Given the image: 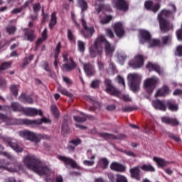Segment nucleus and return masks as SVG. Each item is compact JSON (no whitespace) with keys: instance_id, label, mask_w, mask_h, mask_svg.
<instances>
[{"instance_id":"nucleus-28","label":"nucleus","mask_w":182,"mask_h":182,"mask_svg":"<svg viewBox=\"0 0 182 182\" xmlns=\"http://www.w3.org/2000/svg\"><path fill=\"white\" fill-rule=\"evenodd\" d=\"M7 144L9 146V147H11V149H13V150L17 153H22V151H23V148H22L16 142H13L12 141H7Z\"/></svg>"},{"instance_id":"nucleus-17","label":"nucleus","mask_w":182,"mask_h":182,"mask_svg":"<svg viewBox=\"0 0 182 182\" xmlns=\"http://www.w3.org/2000/svg\"><path fill=\"white\" fill-rule=\"evenodd\" d=\"M83 69L84 72L87 75V76H95L96 75V70H95V65H93L92 63H85L83 65Z\"/></svg>"},{"instance_id":"nucleus-58","label":"nucleus","mask_w":182,"mask_h":182,"mask_svg":"<svg viewBox=\"0 0 182 182\" xmlns=\"http://www.w3.org/2000/svg\"><path fill=\"white\" fill-rule=\"evenodd\" d=\"M2 156H4V157H6V159L11 161H15V156L8 152L3 153Z\"/></svg>"},{"instance_id":"nucleus-25","label":"nucleus","mask_w":182,"mask_h":182,"mask_svg":"<svg viewBox=\"0 0 182 182\" xmlns=\"http://www.w3.org/2000/svg\"><path fill=\"white\" fill-rule=\"evenodd\" d=\"M153 160H154V161H155V163H156V164H157L158 167H159V168H164V167H167V166H168V164H170L169 161H167L161 158H158V157L155 156L153 158Z\"/></svg>"},{"instance_id":"nucleus-39","label":"nucleus","mask_w":182,"mask_h":182,"mask_svg":"<svg viewBox=\"0 0 182 182\" xmlns=\"http://www.w3.org/2000/svg\"><path fill=\"white\" fill-rule=\"evenodd\" d=\"M141 170H143V171H149L150 173H153L154 171H156V170L154 169V167H153V166L149 164H144L141 166Z\"/></svg>"},{"instance_id":"nucleus-8","label":"nucleus","mask_w":182,"mask_h":182,"mask_svg":"<svg viewBox=\"0 0 182 182\" xmlns=\"http://www.w3.org/2000/svg\"><path fill=\"white\" fill-rule=\"evenodd\" d=\"M144 65V57L142 55H137L134 60L129 62V65L133 69H139Z\"/></svg>"},{"instance_id":"nucleus-52","label":"nucleus","mask_w":182,"mask_h":182,"mask_svg":"<svg viewBox=\"0 0 182 182\" xmlns=\"http://www.w3.org/2000/svg\"><path fill=\"white\" fill-rule=\"evenodd\" d=\"M112 19H113V17L112 16H107L105 18L100 20V23H102V25H106V23H109V22H110Z\"/></svg>"},{"instance_id":"nucleus-60","label":"nucleus","mask_w":182,"mask_h":182,"mask_svg":"<svg viewBox=\"0 0 182 182\" xmlns=\"http://www.w3.org/2000/svg\"><path fill=\"white\" fill-rule=\"evenodd\" d=\"M75 149L76 146H75L73 144H70L68 142V145L67 146V150H68L70 153H75Z\"/></svg>"},{"instance_id":"nucleus-64","label":"nucleus","mask_w":182,"mask_h":182,"mask_svg":"<svg viewBox=\"0 0 182 182\" xmlns=\"http://www.w3.org/2000/svg\"><path fill=\"white\" fill-rule=\"evenodd\" d=\"M10 90L14 96H18V87H16V85H12L10 87Z\"/></svg>"},{"instance_id":"nucleus-3","label":"nucleus","mask_w":182,"mask_h":182,"mask_svg":"<svg viewBox=\"0 0 182 182\" xmlns=\"http://www.w3.org/2000/svg\"><path fill=\"white\" fill-rule=\"evenodd\" d=\"M128 83L129 85L130 90L136 93L139 92L140 89V83L141 82V78L137 73L129 74L127 76Z\"/></svg>"},{"instance_id":"nucleus-4","label":"nucleus","mask_w":182,"mask_h":182,"mask_svg":"<svg viewBox=\"0 0 182 182\" xmlns=\"http://www.w3.org/2000/svg\"><path fill=\"white\" fill-rule=\"evenodd\" d=\"M159 82H160V80L156 76L147 78L144 80V87L148 95H151V93L154 92V89L157 87Z\"/></svg>"},{"instance_id":"nucleus-10","label":"nucleus","mask_w":182,"mask_h":182,"mask_svg":"<svg viewBox=\"0 0 182 182\" xmlns=\"http://www.w3.org/2000/svg\"><path fill=\"white\" fill-rule=\"evenodd\" d=\"M117 11L126 13L129 11V3L126 0H114Z\"/></svg>"},{"instance_id":"nucleus-59","label":"nucleus","mask_w":182,"mask_h":182,"mask_svg":"<svg viewBox=\"0 0 182 182\" xmlns=\"http://www.w3.org/2000/svg\"><path fill=\"white\" fill-rule=\"evenodd\" d=\"M118 97H119L122 100H124V102H132V98H130L127 94H124L122 97L119 96Z\"/></svg>"},{"instance_id":"nucleus-45","label":"nucleus","mask_w":182,"mask_h":182,"mask_svg":"<svg viewBox=\"0 0 182 182\" xmlns=\"http://www.w3.org/2000/svg\"><path fill=\"white\" fill-rule=\"evenodd\" d=\"M42 68L46 70V72L52 73V68L49 66V63H48V61H43Z\"/></svg>"},{"instance_id":"nucleus-33","label":"nucleus","mask_w":182,"mask_h":182,"mask_svg":"<svg viewBox=\"0 0 182 182\" xmlns=\"http://www.w3.org/2000/svg\"><path fill=\"white\" fill-rule=\"evenodd\" d=\"M22 103H28V105H32L33 103V100L30 96H26L25 94H21L19 97Z\"/></svg>"},{"instance_id":"nucleus-2","label":"nucleus","mask_w":182,"mask_h":182,"mask_svg":"<svg viewBox=\"0 0 182 182\" xmlns=\"http://www.w3.org/2000/svg\"><path fill=\"white\" fill-rule=\"evenodd\" d=\"M24 166L31 170L38 176H48L50 173V169L48 166L43 164L40 159L35 155H27L23 159Z\"/></svg>"},{"instance_id":"nucleus-23","label":"nucleus","mask_w":182,"mask_h":182,"mask_svg":"<svg viewBox=\"0 0 182 182\" xmlns=\"http://www.w3.org/2000/svg\"><path fill=\"white\" fill-rule=\"evenodd\" d=\"M25 31L24 36L26 38L27 41L33 42L36 38V36H35V30L26 28Z\"/></svg>"},{"instance_id":"nucleus-7","label":"nucleus","mask_w":182,"mask_h":182,"mask_svg":"<svg viewBox=\"0 0 182 182\" xmlns=\"http://www.w3.org/2000/svg\"><path fill=\"white\" fill-rule=\"evenodd\" d=\"M105 85V90L107 93H109L111 96H116V97H119L120 96L121 92L119 91L114 86H113V84L112 83V80L109 78H106L104 81Z\"/></svg>"},{"instance_id":"nucleus-20","label":"nucleus","mask_w":182,"mask_h":182,"mask_svg":"<svg viewBox=\"0 0 182 182\" xmlns=\"http://www.w3.org/2000/svg\"><path fill=\"white\" fill-rule=\"evenodd\" d=\"M131 178H134L136 181L141 180V175L140 174V168L138 166L131 168L129 169Z\"/></svg>"},{"instance_id":"nucleus-18","label":"nucleus","mask_w":182,"mask_h":182,"mask_svg":"<svg viewBox=\"0 0 182 182\" xmlns=\"http://www.w3.org/2000/svg\"><path fill=\"white\" fill-rule=\"evenodd\" d=\"M152 106L156 110H161V112H166L167 110V107H166V103L164 101L160 100H155L152 101Z\"/></svg>"},{"instance_id":"nucleus-31","label":"nucleus","mask_w":182,"mask_h":182,"mask_svg":"<svg viewBox=\"0 0 182 182\" xmlns=\"http://www.w3.org/2000/svg\"><path fill=\"white\" fill-rule=\"evenodd\" d=\"M170 89L167 86H164L161 89L158 90L156 93L155 94V97H159L161 96H166L169 92Z\"/></svg>"},{"instance_id":"nucleus-24","label":"nucleus","mask_w":182,"mask_h":182,"mask_svg":"<svg viewBox=\"0 0 182 182\" xmlns=\"http://www.w3.org/2000/svg\"><path fill=\"white\" fill-rule=\"evenodd\" d=\"M93 33H95V28L93 26H85L82 31V34L84 38H92V36H93Z\"/></svg>"},{"instance_id":"nucleus-34","label":"nucleus","mask_w":182,"mask_h":182,"mask_svg":"<svg viewBox=\"0 0 182 182\" xmlns=\"http://www.w3.org/2000/svg\"><path fill=\"white\" fill-rule=\"evenodd\" d=\"M171 15V11L170 10H161L160 14L158 15V19H165L164 18H169Z\"/></svg>"},{"instance_id":"nucleus-44","label":"nucleus","mask_w":182,"mask_h":182,"mask_svg":"<svg viewBox=\"0 0 182 182\" xmlns=\"http://www.w3.org/2000/svg\"><path fill=\"white\" fill-rule=\"evenodd\" d=\"M58 90L59 93H61V95H64V96H68L69 97H70V96H72V94H70V92H69L68 91V90H66L62 87H59L58 88Z\"/></svg>"},{"instance_id":"nucleus-40","label":"nucleus","mask_w":182,"mask_h":182,"mask_svg":"<svg viewBox=\"0 0 182 182\" xmlns=\"http://www.w3.org/2000/svg\"><path fill=\"white\" fill-rule=\"evenodd\" d=\"M117 58L119 63H121V65H123L124 63V61L126 60V58H127V56L126 55L125 53H117Z\"/></svg>"},{"instance_id":"nucleus-54","label":"nucleus","mask_w":182,"mask_h":182,"mask_svg":"<svg viewBox=\"0 0 182 182\" xmlns=\"http://www.w3.org/2000/svg\"><path fill=\"white\" fill-rule=\"evenodd\" d=\"M175 55L176 56H179L180 58H182V45L176 47Z\"/></svg>"},{"instance_id":"nucleus-61","label":"nucleus","mask_w":182,"mask_h":182,"mask_svg":"<svg viewBox=\"0 0 182 182\" xmlns=\"http://www.w3.org/2000/svg\"><path fill=\"white\" fill-rule=\"evenodd\" d=\"M16 31V28L15 26H10L6 28V32L9 35H12V33H15Z\"/></svg>"},{"instance_id":"nucleus-13","label":"nucleus","mask_w":182,"mask_h":182,"mask_svg":"<svg viewBox=\"0 0 182 182\" xmlns=\"http://www.w3.org/2000/svg\"><path fill=\"white\" fill-rule=\"evenodd\" d=\"M144 8L147 9V11H151L154 14H156L160 10V4L156 3L154 4L153 1L147 0L144 3Z\"/></svg>"},{"instance_id":"nucleus-12","label":"nucleus","mask_w":182,"mask_h":182,"mask_svg":"<svg viewBox=\"0 0 182 182\" xmlns=\"http://www.w3.org/2000/svg\"><path fill=\"white\" fill-rule=\"evenodd\" d=\"M69 63H65L63 64L61 67V70L63 72H72V70H74L77 68V64L73 60V58L72 57H70L69 59Z\"/></svg>"},{"instance_id":"nucleus-50","label":"nucleus","mask_w":182,"mask_h":182,"mask_svg":"<svg viewBox=\"0 0 182 182\" xmlns=\"http://www.w3.org/2000/svg\"><path fill=\"white\" fill-rule=\"evenodd\" d=\"M73 119L77 123H85L86 122V117L80 116H74Z\"/></svg>"},{"instance_id":"nucleus-46","label":"nucleus","mask_w":182,"mask_h":182,"mask_svg":"<svg viewBox=\"0 0 182 182\" xmlns=\"http://www.w3.org/2000/svg\"><path fill=\"white\" fill-rule=\"evenodd\" d=\"M171 38H172L171 35H168L162 37L161 41H162L163 45H167V43H170V42H171Z\"/></svg>"},{"instance_id":"nucleus-29","label":"nucleus","mask_w":182,"mask_h":182,"mask_svg":"<svg viewBox=\"0 0 182 182\" xmlns=\"http://www.w3.org/2000/svg\"><path fill=\"white\" fill-rule=\"evenodd\" d=\"M9 107V109H11L13 112H22V113H23L25 109V107H22V105L18 102H11Z\"/></svg>"},{"instance_id":"nucleus-41","label":"nucleus","mask_w":182,"mask_h":182,"mask_svg":"<svg viewBox=\"0 0 182 182\" xmlns=\"http://www.w3.org/2000/svg\"><path fill=\"white\" fill-rule=\"evenodd\" d=\"M51 112L55 119L59 118V109H58V107L56 105H53L50 107Z\"/></svg>"},{"instance_id":"nucleus-21","label":"nucleus","mask_w":182,"mask_h":182,"mask_svg":"<svg viewBox=\"0 0 182 182\" xmlns=\"http://www.w3.org/2000/svg\"><path fill=\"white\" fill-rule=\"evenodd\" d=\"M146 68L149 72H153L154 70V72H156V73H159V75H161V73H163L160 65H159L158 64L149 62L146 65Z\"/></svg>"},{"instance_id":"nucleus-6","label":"nucleus","mask_w":182,"mask_h":182,"mask_svg":"<svg viewBox=\"0 0 182 182\" xmlns=\"http://www.w3.org/2000/svg\"><path fill=\"white\" fill-rule=\"evenodd\" d=\"M18 123L20 124H24V126H39V124H42V123H50V120L46 117H43L41 119L34 120L28 119H18Z\"/></svg>"},{"instance_id":"nucleus-56","label":"nucleus","mask_w":182,"mask_h":182,"mask_svg":"<svg viewBox=\"0 0 182 182\" xmlns=\"http://www.w3.org/2000/svg\"><path fill=\"white\" fill-rule=\"evenodd\" d=\"M9 68H11V63L4 62L0 66V70H5L9 69Z\"/></svg>"},{"instance_id":"nucleus-43","label":"nucleus","mask_w":182,"mask_h":182,"mask_svg":"<svg viewBox=\"0 0 182 182\" xmlns=\"http://www.w3.org/2000/svg\"><path fill=\"white\" fill-rule=\"evenodd\" d=\"M151 48L154 46H160V40L159 39H150L148 42Z\"/></svg>"},{"instance_id":"nucleus-51","label":"nucleus","mask_w":182,"mask_h":182,"mask_svg":"<svg viewBox=\"0 0 182 182\" xmlns=\"http://www.w3.org/2000/svg\"><path fill=\"white\" fill-rule=\"evenodd\" d=\"M134 110H136V107H134L126 106L122 108V112H123V113H129L130 112H133Z\"/></svg>"},{"instance_id":"nucleus-1","label":"nucleus","mask_w":182,"mask_h":182,"mask_svg":"<svg viewBox=\"0 0 182 182\" xmlns=\"http://www.w3.org/2000/svg\"><path fill=\"white\" fill-rule=\"evenodd\" d=\"M103 45H105L106 55H109L113 54V52H114V46H112L110 43L106 40V37L101 35L96 38L94 44L90 48V55L91 58H96L97 55L102 56V53H103Z\"/></svg>"},{"instance_id":"nucleus-11","label":"nucleus","mask_w":182,"mask_h":182,"mask_svg":"<svg viewBox=\"0 0 182 182\" xmlns=\"http://www.w3.org/2000/svg\"><path fill=\"white\" fill-rule=\"evenodd\" d=\"M159 21L160 29L163 33H166V32H168L171 29H173V24H171L168 20L161 18L159 19Z\"/></svg>"},{"instance_id":"nucleus-9","label":"nucleus","mask_w":182,"mask_h":182,"mask_svg":"<svg viewBox=\"0 0 182 182\" xmlns=\"http://www.w3.org/2000/svg\"><path fill=\"white\" fill-rule=\"evenodd\" d=\"M100 137H102L105 140H125L126 136L124 134H121L119 136H116L113 134H109L107 132L98 133Z\"/></svg>"},{"instance_id":"nucleus-38","label":"nucleus","mask_w":182,"mask_h":182,"mask_svg":"<svg viewBox=\"0 0 182 182\" xmlns=\"http://www.w3.org/2000/svg\"><path fill=\"white\" fill-rule=\"evenodd\" d=\"M4 164L0 166L1 168H4L5 170H7L8 171H11V173H15L16 171V168H9L8 166H9V164H11V163H9V161H6L5 160L3 161Z\"/></svg>"},{"instance_id":"nucleus-15","label":"nucleus","mask_w":182,"mask_h":182,"mask_svg":"<svg viewBox=\"0 0 182 182\" xmlns=\"http://www.w3.org/2000/svg\"><path fill=\"white\" fill-rule=\"evenodd\" d=\"M151 34L146 30H141L139 31V41L141 45H144L146 43L150 41Z\"/></svg>"},{"instance_id":"nucleus-5","label":"nucleus","mask_w":182,"mask_h":182,"mask_svg":"<svg viewBox=\"0 0 182 182\" xmlns=\"http://www.w3.org/2000/svg\"><path fill=\"white\" fill-rule=\"evenodd\" d=\"M19 135L21 137H24V139L33 141L34 143H39L42 139H45V135L41 134H36L35 133L28 130L20 131Z\"/></svg>"},{"instance_id":"nucleus-32","label":"nucleus","mask_w":182,"mask_h":182,"mask_svg":"<svg viewBox=\"0 0 182 182\" xmlns=\"http://www.w3.org/2000/svg\"><path fill=\"white\" fill-rule=\"evenodd\" d=\"M56 23H58V17H56V12L54 11L51 14L50 21L49 23V28L52 31Z\"/></svg>"},{"instance_id":"nucleus-27","label":"nucleus","mask_w":182,"mask_h":182,"mask_svg":"<svg viewBox=\"0 0 182 182\" xmlns=\"http://www.w3.org/2000/svg\"><path fill=\"white\" fill-rule=\"evenodd\" d=\"M166 107L171 112H177L178 110V105L174 100H168L166 103Z\"/></svg>"},{"instance_id":"nucleus-47","label":"nucleus","mask_w":182,"mask_h":182,"mask_svg":"<svg viewBox=\"0 0 182 182\" xmlns=\"http://www.w3.org/2000/svg\"><path fill=\"white\" fill-rule=\"evenodd\" d=\"M102 81L100 80H94L91 82V87L92 89H97L100 86V83Z\"/></svg>"},{"instance_id":"nucleus-16","label":"nucleus","mask_w":182,"mask_h":182,"mask_svg":"<svg viewBox=\"0 0 182 182\" xmlns=\"http://www.w3.org/2000/svg\"><path fill=\"white\" fill-rule=\"evenodd\" d=\"M23 114H25V116H36L39 114V116H43V113L42 112V110L35 108H24L23 111Z\"/></svg>"},{"instance_id":"nucleus-37","label":"nucleus","mask_w":182,"mask_h":182,"mask_svg":"<svg viewBox=\"0 0 182 182\" xmlns=\"http://www.w3.org/2000/svg\"><path fill=\"white\" fill-rule=\"evenodd\" d=\"M61 129H62V132H63V133H64V134L69 133V130H70L69 121L68 120V119H63Z\"/></svg>"},{"instance_id":"nucleus-26","label":"nucleus","mask_w":182,"mask_h":182,"mask_svg":"<svg viewBox=\"0 0 182 182\" xmlns=\"http://www.w3.org/2000/svg\"><path fill=\"white\" fill-rule=\"evenodd\" d=\"M162 123L165 124H171V126H178V121L175 118H170L168 117H163L161 118Z\"/></svg>"},{"instance_id":"nucleus-22","label":"nucleus","mask_w":182,"mask_h":182,"mask_svg":"<svg viewBox=\"0 0 182 182\" xmlns=\"http://www.w3.org/2000/svg\"><path fill=\"white\" fill-rule=\"evenodd\" d=\"M110 168L111 170L118 171L119 173H124V171H126V167L124 165L117 162H112L110 165Z\"/></svg>"},{"instance_id":"nucleus-35","label":"nucleus","mask_w":182,"mask_h":182,"mask_svg":"<svg viewBox=\"0 0 182 182\" xmlns=\"http://www.w3.org/2000/svg\"><path fill=\"white\" fill-rule=\"evenodd\" d=\"M102 2H105V0H96L95 6H98L96 8V12L97 14H100L102 11L105 9V4H102Z\"/></svg>"},{"instance_id":"nucleus-19","label":"nucleus","mask_w":182,"mask_h":182,"mask_svg":"<svg viewBox=\"0 0 182 182\" xmlns=\"http://www.w3.org/2000/svg\"><path fill=\"white\" fill-rule=\"evenodd\" d=\"M113 28L115 32V35H117L118 38H122V36L124 35V28H123V23H122V22L115 23Z\"/></svg>"},{"instance_id":"nucleus-14","label":"nucleus","mask_w":182,"mask_h":182,"mask_svg":"<svg viewBox=\"0 0 182 182\" xmlns=\"http://www.w3.org/2000/svg\"><path fill=\"white\" fill-rule=\"evenodd\" d=\"M58 160L63 161L65 166H70L72 168H77V164L72 158L66 157L64 156H58Z\"/></svg>"},{"instance_id":"nucleus-63","label":"nucleus","mask_w":182,"mask_h":182,"mask_svg":"<svg viewBox=\"0 0 182 182\" xmlns=\"http://www.w3.org/2000/svg\"><path fill=\"white\" fill-rule=\"evenodd\" d=\"M105 31H106L107 36H109V38H110L111 39H113L114 38V33H113L112 29L106 28Z\"/></svg>"},{"instance_id":"nucleus-36","label":"nucleus","mask_w":182,"mask_h":182,"mask_svg":"<svg viewBox=\"0 0 182 182\" xmlns=\"http://www.w3.org/2000/svg\"><path fill=\"white\" fill-rule=\"evenodd\" d=\"M77 2L81 9L82 14L85 12V11H87V8H89V6H87V2L85 0H77Z\"/></svg>"},{"instance_id":"nucleus-57","label":"nucleus","mask_w":182,"mask_h":182,"mask_svg":"<svg viewBox=\"0 0 182 182\" xmlns=\"http://www.w3.org/2000/svg\"><path fill=\"white\" fill-rule=\"evenodd\" d=\"M68 38L70 42H75V36L70 29L68 30Z\"/></svg>"},{"instance_id":"nucleus-62","label":"nucleus","mask_w":182,"mask_h":182,"mask_svg":"<svg viewBox=\"0 0 182 182\" xmlns=\"http://www.w3.org/2000/svg\"><path fill=\"white\" fill-rule=\"evenodd\" d=\"M71 20L73 21V22H74L75 26L77 28H79V26H80V24H79V23H77V21H76V15H75V13L71 12Z\"/></svg>"},{"instance_id":"nucleus-49","label":"nucleus","mask_w":182,"mask_h":182,"mask_svg":"<svg viewBox=\"0 0 182 182\" xmlns=\"http://www.w3.org/2000/svg\"><path fill=\"white\" fill-rule=\"evenodd\" d=\"M33 11L36 15L39 14V11H41V3H36L33 5Z\"/></svg>"},{"instance_id":"nucleus-30","label":"nucleus","mask_w":182,"mask_h":182,"mask_svg":"<svg viewBox=\"0 0 182 182\" xmlns=\"http://www.w3.org/2000/svg\"><path fill=\"white\" fill-rule=\"evenodd\" d=\"M97 167L102 168V170H106L109 167V160L106 158H101L97 162Z\"/></svg>"},{"instance_id":"nucleus-53","label":"nucleus","mask_w":182,"mask_h":182,"mask_svg":"<svg viewBox=\"0 0 182 182\" xmlns=\"http://www.w3.org/2000/svg\"><path fill=\"white\" fill-rule=\"evenodd\" d=\"M116 182H129L127 178L123 175H117L116 178Z\"/></svg>"},{"instance_id":"nucleus-42","label":"nucleus","mask_w":182,"mask_h":182,"mask_svg":"<svg viewBox=\"0 0 182 182\" xmlns=\"http://www.w3.org/2000/svg\"><path fill=\"white\" fill-rule=\"evenodd\" d=\"M95 159H96V155H92L90 158L91 161L85 160L83 161V164L85 166H87L88 167H92V166L95 165V161H93Z\"/></svg>"},{"instance_id":"nucleus-48","label":"nucleus","mask_w":182,"mask_h":182,"mask_svg":"<svg viewBox=\"0 0 182 182\" xmlns=\"http://www.w3.org/2000/svg\"><path fill=\"white\" fill-rule=\"evenodd\" d=\"M70 144H73L75 147H77L79 144H82V139L80 138H77L75 139H73L69 141Z\"/></svg>"},{"instance_id":"nucleus-55","label":"nucleus","mask_w":182,"mask_h":182,"mask_svg":"<svg viewBox=\"0 0 182 182\" xmlns=\"http://www.w3.org/2000/svg\"><path fill=\"white\" fill-rule=\"evenodd\" d=\"M78 50L80 52H85V43L82 41H77Z\"/></svg>"}]
</instances>
